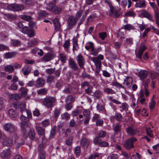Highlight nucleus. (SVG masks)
Wrapping results in <instances>:
<instances>
[{"instance_id": "79ce46f5", "label": "nucleus", "mask_w": 159, "mask_h": 159, "mask_svg": "<svg viewBox=\"0 0 159 159\" xmlns=\"http://www.w3.org/2000/svg\"><path fill=\"white\" fill-rule=\"evenodd\" d=\"M136 15L135 12L133 10H130L125 13V16L134 17Z\"/></svg>"}, {"instance_id": "4be33fe9", "label": "nucleus", "mask_w": 159, "mask_h": 159, "mask_svg": "<svg viewBox=\"0 0 159 159\" xmlns=\"http://www.w3.org/2000/svg\"><path fill=\"white\" fill-rule=\"evenodd\" d=\"M2 14L4 15V18L6 20H13L16 19V16L15 15L11 14H5L4 13Z\"/></svg>"}, {"instance_id": "b1692460", "label": "nucleus", "mask_w": 159, "mask_h": 159, "mask_svg": "<svg viewBox=\"0 0 159 159\" xmlns=\"http://www.w3.org/2000/svg\"><path fill=\"white\" fill-rule=\"evenodd\" d=\"M122 117V116L120 113L116 112L114 116L111 117L110 119L111 120L115 119L119 122H121Z\"/></svg>"}, {"instance_id": "6e6d98bb", "label": "nucleus", "mask_w": 159, "mask_h": 159, "mask_svg": "<svg viewBox=\"0 0 159 159\" xmlns=\"http://www.w3.org/2000/svg\"><path fill=\"white\" fill-rule=\"evenodd\" d=\"M61 113V110L58 108H56L54 111V116L55 119H57Z\"/></svg>"}, {"instance_id": "2eb2a0df", "label": "nucleus", "mask_w": 159, "mask_h": 159, "mask_svg": "<svg viewBox=\"0 0 159 159\" xmlns=\"http://www.w3.org/2000/svg\"><path fill=\"white\" fill-rule=\"evenodd\" d=\"M32 69L29 66H25L21 69V72L23 74L27 77L31 73Z\"/></svg>"}, {"instance_id": "a18cd8bd", "label": "nucleus", "mask_w": 159, "mask_h": 159, "mask_svg": "<svg viewBox=\"0 0 159 159\" xmlns=\"http://www.w3.org/2000/svg\"><path fill=\"white\" fill-rule=\"evenodd\" d=\"M16 143V148L18 149L21 146L25 144V141L24 140L20 139L18 141H17Z\"/></svg>"}, {"instance_id": "ddd939ff", "label": "nucleus", "mask_w": 159, "mask_h": 159, "mask_svg": "<svg viewBox=\"0 0 159 159\" xmlns=\"http://www.w3.org/2000/svg\"><path fill=\"white\" fill-rule=\"evenodd\" d=\"M126 131L128 135L130 136L135 135L138 132L137 129L132 126L126 128Z\"/></svg>"}, {"instance_id": "4c0bfd02", "label": "nucleus", "mask_w": 159, "mask_h": 159, "mask_svg": "<svg viewBox=\"0 0 159 159\" xmlns=\"http://www.w3.org/2000/svg\"><path fill=\"white\" fill-rule=\"evenodd\" d=\"M98 158V159H101L102 157L100 156V154L98 153L91 155L88 158V159H96Z\"/></svg>"}, {"instance_id": "39448f33", "label": "nucleus", "mask_w": 159, "mask_h": 159, "mask_svg": "<svg viewBox=\"0 0 159 159\" xmlns=\"http://www.w3.org/2000/svg\"><path fill=\"white\" fill-rule=\"evenodd\" d=\"M7 8L10 10L14 11H22L25 9L23 5L17 4H10L7 6Z\"/></svg>"}, {"instance_id": "69168bd1", "label": "nucleus", "mask_w": 159, "mask_h": 159, "mask_svg": "<svg viewBox=\"0 0 159 159\" xmlns=\"http://www.w3.org/2000/svg\"><path fill=\"white\" fill-rule=\"evenodd\" d=\"M39 159H45L46 157V152L44 151H40L39 154Z\"/></svg>"}, {"instance_id": "338daca9", "label": "nucleus", "mask_w": 159, "mask_h": 159, "mask_svg": "<svg viewBox=\"0 0 159 159\" xmlns=\"http://www.w3.org/2000/svg\"><path fill=\"white\" fill-rule=\"evenodd\" d=\"M63 86V82L61 80H57L55 84V87L59 89Z\"/></svg>"}, {"instance_id": "58836bf2", "label": "nucleus", "mask_w": 159, "mask_h": 159, "mask_svg": "<svg viewBox=\"0 0 159 159\" xmlns=\"http://www.w3.org/2000/svg\"><path fill=\"white\" fill-rule=\"evenodd\" d=\"M103 91L104 93L108 94H114L116 93V92L112 89L106 87L104 89Z\"/></svg>"}, {"instance_id": "1a4fd4ad", "label": "nucleus", "mask_w": 159, "mask_h": 159, "mask_svg": "<svg viewBox=\"0 0 159 159\" xmlns=\"http://www.w3.org/2000/svg\"><path fill=\"white\" fill-rule=\"evenodd\" d=\"M91 60L96 66V72L98 74L101 70V61L97 58H93Z\"/></svg>"}, {"instance_id": "6e6552de", "label": "nucleus", "mask_w": 159, "mask_h": 159, "mask_svg": "<svg viewBox=\"0 0 159 159\" xmlns=\"http://www.w3.org/2000/svg\"><path fill=\"white\" fill-rule=\"evenodd\" d=\"M56 56L55 53L51 52L45 54L41 59V61L43 62H48L53 59Z\"/></svg>"}, {"instance_id": "c03bdc74", "label": "nucleus", "mask_w": 159, "mask_h": 159, "mask_svg": "<svg viewBox=\"0 0 159 159\" xmlns=\"http://www.w3.org/2000/svg\"><path fill=\"white\" fill-rule=\"evenodd\" d=\"M156 105V102L155 101L152 99L149 103V107L151 111L153 110L155 108Z\"/></svg>"}, {"instance_id": "2f4dec72", "label": "nucleus", "mask_w": 159, "mask_h": 159, "mask_svg": "<svg viewBox=\"0 0 159 159\" xmlns=\"http://www.w3.org/2000/svg\"><path fill=\"white\" fill-rule=\"evenodd\" d=\"M17 54L16 52H8L4 55V58L8 59L15 57Z\"/></svg>"}, {"instance_id": "7ed1b4c3", "label": "nucleus", "mask_w": 159, "mask_h": 159, "mask_svg": "<svg viewBox=\"0 0 159 159\" xmlns=\"http://www.w3.org/2000/svg\"><path fill=\"white\" fill-rule=\"evenodd\" d=\"M137 141V139L134 137H131L128 139L124 143V147L126 149L129 150L134 148V143Z\"/></svg>"}, {"instance_id": "680f3d73", "label": "nucleus", "mask_w": 159, "mask_h": 159, "mask_svg": "<svg viewBox=\"0 0 159 159\" xmlns=\"http://www.w3.org/2000/svg\"><path fill=\"white\" fill-rule=\"evenodd\" d=\"M29 135L30 139L33 140L34 139L35 136V133L34 130L32 129H30Z\"/></svg>"}, {"instance_id": "473e14b6", "label": "nucleus", "mask_w": 159, "mask_h": 159, "mask_svg": "<svg viewBox=\"0 0 159 159\" xmlns=\"http://www.w3.org/2000/svg\"><path fill=\"white\" fill-rule=\"evenodd\" d=\"M4 70L6 72L11 73L14 71V69L13 66L9 65L6 66L4 67Z\"/></svg>"}, {"instance_id": "c85d7f7f", "label": "nucleus", "mask_w": 159, "mask_h": 159, "mask_svg": "<svg viewBox=\"0 0 159 159\" xmlns=\"http://www.w3.org/2000/svg\"><path fill=\"white\" fill-rule=\"evenodd\" d=\"M124 84H125L127 87L131 86L132 84V80L131 78L127 77L123 82Z\"/></svg>"}, {"instance_id": "774afa93", "label": "nucleus", "mask_w": 159, "mask_h": 159, "mask_svg": "<svg viewBox=\"0 0 159 159\" xmlns=\"http://www.w3.org/2000/svg\"><path fill=\"white\" fill-rule=\"evenodd\" d=\"M54 78V77L52 75H50L47 77L46 82L48 84H51L53 81Z\"/></svg>"}, {"instance_id": "dca6fc26", "label": "nucleus", "mask_w": 159, "mask_h": 159, "mask_svg": "<svg viewBox=\"0 0 159 159\" xmlns=\"http://www.w3.org/2000/svg\"><path fill=\"white\" fill-rule=\"evenodd\" d=\"M90 143L89 140L85 138H82L80 140V145L84 148H87Z\"/></svg>"}, {"instance_id": "f704fd0d", "label": "nucleus", "mask_w": 159, "mask_h": 159, "mask_svg": "<svg viewBox=\"0 0 159 159\" xmlns=\"http://www.w3.org/2000/svg\"><path fill=\"white\" fill-rule=\"evenodd\" d=\"M48 89L46 88H43L39 89L37 91V94L40 95H44L48 93Z\"/></svg>"}, {"instance_id": "4d7b16f0", "label": "nucleus", "mask_w": 159, "mask_h": 159, "mask_svg": "<svg viewBox=\"0 0 159 159\" xmlns=\"http://www.w3.org/2000/svg\"><path fill=\"white\" fill-rule=\"evenodd\" d=\"M80 148L79 146L76 147L74 149V153L77 157H79L80 156Z\"/></svg>"}, {"instance_id": "f257e3e1", "label": "nucleus", "mask_w": 159, "mask_h": 159, "mask_svg": "<svg viewBox=\"0 0 159 159\" xmlns=\"http://www.w3.org/2000/svg\"><path fill=\"white\" fill-rule=\"evenodd\" d=\"M57 100L55 97L47 96L44 98L42 102L47 108H51L54 106Z\"/></svg>"}, {"instance_id": "37998d69", "label": "nucleus", "mask_w": 159, "mask_h": 159, "mask_svg": "<svg viewBox=\"0 0 159 159\" xmlns=\"http://www.w3.org/2000/svg\"><path fill=\"white\" fill-rule=\"evenodd\" d=\"M19 17L20 18L28 21H30L32 20V17L27 15H20Z\"/></svg>"}, {"instance_id": "e2e57ef3", "label": "nucleus", "mask_w": 159, "mask_h": 159, "mask_svg": "<svg viewBox=\"0 0 159 159\" xmlns=\"http://www.w3.org/2000/svg\"><path fill=\"white\" fill-rule=\"evenodd\" d=\"M20 90L21 91V95L24 96H25L27 95L28 91L26 87H23L20 88Z\"/></svg>"}, {"instance_id": "423d86ee", "label": "nucleus", "mask_w": 159, "mask_h": 159, "mask_svg": "<svg viewBox=\"0 0 159 159\" xmlns=\"http://www.w3.org/2000/svg\"><path fill=\"white\" fill-rule=\"evenodd\" d=\"M110 8L109 16H110L113 17L114 18H118L120 16V14L119 12L120 11V9H117L115 7L113 6Z\"/></svg>"}, {"instance_id": "a19ab883", "label": "nucleus", "mask_w": 159, "mask_h": 159, "mask_svg": "<svg viewBox=\"0 0 159 159\" xmlns=\"http://www.w3.org/2000/svg\"><path fill=\"white\" fill-rule=\"evenodd\" d=\"M75 98L71 95L67 96L66 99V102H70L71 103L75 101Z\"/></svg>"}, {"instance_id": "5701e85b", "label": "nucleus", "mask_w": 159, "mask_h": 159, "mask_svg": "<svg viewBox=\"0 0 159 159\" xmlns=\"http://www.w3.org/2000/svg\"><path fill=\"white\" fill-rule=\"evenodd\" d=\"M146 48L145 46L142 47L139 50L138 52L136 53V57L140 59L142 58V54Z\"/></svg>"}, {"instance_id": "09e8293b", "label": "nucleus", "mask_w": 159, "mask_h": 159, "mask_svg": "<svg viewBox=\"0 0 159 159\" xmlns=\"http://www.w3.org/2000/svg\"><path fill=\"white\" fill-rule=\"evenodd\" d=\"M70 115L67 112H65L61 115V119L64 120H67L70 118Z\"/></svg>"}, {"instance_id": "ea45409f", "label": "nucleus", "mask_w": 159, "mask_h": 159, "mask_svg": "<svg viewBox=\"0 0 159 159\" xmlns=\"http://www.w3.org/2000/svg\"><path fill=\"white\" fill-rule=\"evenodd\" d=\"M55 6L56 5L54 3H49L46 7V9L50 11L52 13Z\"/></svg>"}, {"instance_id": "412c9836", "label": "nucleus", "mask_w": 159, "mask_h": 159, "mask_svg": "<svg viewBox=\"0 0 159 159\" xmlns=\"http://www.w3.org/2000/svg\"><path fill=\"white\" fill-rule=\"evenodd\" d=\"M72 41L73 44V51L74 52L75 51H77L79 49L77 38L75 37H74L72 39Z\"/></svg>"}, {"instance_id": "603ef678", "label": "nucleus", "mask_w": 159, "mask_h": 159, "mask_svg": "<svg viewBox=\"0 0 159 159\" xmlns=\"http://www.w3.org/2000/svg\"><path fill=\"white\" fill-rule=\"evenodd\" d=\"M146 131L147 135L150 137H153V134L152 133V131L151 129V128L149 127L146 128Z\"/></svg>"}, {"instance_id": "393cba45", "label": "nucleus", "mask_w": 159, "mask_h": 159, "mask_svg": "<svg viewBox=\"0 0 159 159\" xmlns=\"http://www.w3.org/2000/svg\"><path fill=\"white\" fill-rule=\"evenodd\" d=\"M102 92L99 90H97L93 93L92 96L94 97L96 99H99L101 98Z\"/></svg>"}, {"instance_id": "6ab92c4d", "label": "nucleus", "mask_w": 159, "mask_h": 159, "mask_svg": "<svg viewBox=\"0 0 159 159\" xmlns=\"http://www.w3.org/2000/svg\"><path fill=\"white\" fill-rule=\"evenodd\" d=\"M97 110L99 112L106 114V110L105 108V105L101 104H98L96 106Z\"/></svg>"}, {"instance_id": "864d4df0", "label": "nucleus", "mask_w": 159, "mask_h": 159, "mask_svg": "<svg viewBox=\"0 0 159 159\" xmlns=\"http://www.w3.org/2000/svg\"><path fill=\"white\" fill-rule=\"evenodd\" d=\"M11 97L13 99L18 100L21 99L22 96L19 94H13L11 95Z\"/></svg>"}, {"instance_id": "4468645a", "label": "nucleus", "mask_w": 159, "mask_h": 159, "mask_svg": "<svg viewBox=\"0 0 159 159\" xmlns=\"http://www.w3.org/2000/svg\"><path fill=\"white\" fill-rule=\"evenodd\" d=\"M45 83V79L42 77H40L37 79L35 86L38 87H42L44 86Z\"/></svg>"}, {"instance_id": "f8f14e48", "label": "nucleus", "mask_w": 159, "mask_h": 159, "mask_svg": "<svg viewBox=\"0 0 159 159\" xmlns=\"http://www.w3.org/2000/svg\"><path fill=\"white\" fill-rule=\"evenodd\" d=\"M76 60L80 68L84 69V65L85 62V59L83 56L81 54H79L76 57Z\"/></svg>"}, {"instance_id": "8fccbe9b", "label": "nucleus", "mask_w": 159, "mask_h": 159, "mask_svg": "<svg viewBox=\"0 0 159 159\" xmlns=\"http://www.w3.org/2000/svg\"><path fill=\"white\" fill-rule=\"evenodd\" d=\"M11 44L13 46H20L21 43L20 41L16 39H12L11 40Z\"/></svg>"}, {"instance_id": "a211bd4d", "label": "nucleus", "mask_w": 159, "mask_h": 159, "mask_svg": "<svg viewBox=\"0 0 159 159\" xmlns=\"http://www.w3.org/2000/svg\"><path fill=\"white\" fill-rule=\"evenodd\" d=\"M148 74V71L144 70H141L139 72L138 76L141 80H142L147 77Z\"/></svg>"}, {"instance_id": "9d476101", "label": "nucleus", "mask_w": 159, "mask_h": 159, "mask_svg": "<svg viewBox=\"0 0 159 159\" xmlns=\"http://www.w3.org/2000/svg\"><path fill=\"white\" fill-rule=\"evenodd\" d=\"M68 65L70 69L74 71H78L79 70L77 64L72 58L68 60Z\"/></svg>"}, {"instance_id": "f3484780", "label": "nucleus", "mask_w": 159, "mask_h": 159, "mask_svg": "<svg viewBox=\"0 0 159 159\" xmlns=\"http://www.w3.org/2000/svg\"><path fill=\"white\" fill-rule=\"evenodd\" d=\"M11 151L10 149L4 151L1 153V157L3 158H8L10 157L11 154Z\"/></svg>"}, {"instance_id": "e433bc0d", "label": "nucleus", "mask_w": 159, "mask_h": 159, "mask_svg": "<svg viewBox=\"0 0 159 159\" xmlns=\"http://www.w3.org/2000/svg\"><path fill=\"white\" fill-rule=\"evenodd\" d=\"M13 141H12L9 139L6 138L4 139L3 144L7 147H11L12 146Z\"/></svg>"}, {"instance_id": "0e129e2a", "label": "nucleus", "mask_w": 159, "mask_h": 159, "mask_svg": "<svg viewBox=\"0 0 159 159\" xmlns=\"http://www.w3.org/2000/svg\"><path fill=\"white\" fill-rule=\"evenodd\" d=\"M61 11V8L55 6L53 9L52 13L54 14H58L60 13Z\"/></svg>"}, {"instance_id": "c9c22d12", "label": "nucleus", "mask_w": 159, "mask_h": 159, "mask_svg": "<svg viewBox=\"0 0 159 159\" xmlns=\"http://www.w3.org/2000/svg\"><path fill=\"white\" fill-rule=\"evenodd\" d=\"M146 5L145 1L144 0L140 1L136 3L135 6L136 7L143 8L145 7Z\"/></svg>"}, {"instance_id": "cd10ccee", "label": "nucleus", "mask_w": 159, "mask_h": 159, "mask_svg": "<svg viewBox=\"0 0 159 159\" xmlns=\"http://www.w3.org/2000/svg\"><path fill=\"white\" fill-rule=\"evenodd\" d=\"M141 15L149 20L153 21L152 19V17L150 14L145 10H143L141 13Z\"/></svg>"}, {"instance_id": "a878e982", "label": "nucleus", "mask_w": 159, "mask_h": 159, "mask_svg": "<svg viewBox=\"0 0 159 159\" xmlns=\"http://www.w3.org/2000/svg\"><path fill=\"white\" fill-rule=\"evenodd\" d=\"M128 3V8H130L132 4V2L131 0H122L121 2V6L123 8H125L127 5Z\"/></svg>"}, {"instance_id": "0eeeda50", "label": "nucleus", "mask_w": 159, "mask_h": 159, "mask_svg": "<svg viewBox=\"0 0 159 159\" xmlns=\"http://www.w3.org/2000/svg\"><path fill=\"white\" fill-rule=\"evenodd\" d=\"M21 114L22 115L20 116V119L22 121L27 122L32 117L31 112L29 110L23 111Z\"/></svg>"}, {"instance_id": "052dcab7", "label": "nucleus", "mask_w": 159, "mask_h": 159, "mask_svg": "<svg viewBox=\"0 0 159 159\" xmlns=\"http://www.w3.org/2000/svg\"><path fill=\"white\" fill-rule=\"evenodd\" d=\"M107 98L108 100L113 102L114 103L117 104H120L121 103L118 100L113 98L111 96L108 97Z\"/></svg>"}, {"instance_id": "aec40b11", "label": "nucleus", "mask_w": 159, "mask_h": 159, "mask_svg": "<svg viewBox=\"0 0 159 159\" xmlns=\"http://www.w3.org/2000/svg\"><path fill=\"white\" fill-rule=\"evenodd\" d=\"M8 114L9 116L13 118H16L18 115L16 110L13 108L10 109L8 111Z\"/></svg>"}, {"instance_id": "f03ea898", "label": "nucleus", "mask_w": 159, "mask_h": 159, "mask_svg": "<svg viewBox=\"0 0 159 159\" xmlns=\"http://www.w3.org/2000/svg\"><path fill=\"white\" fill-rule=\"evenodd\" d=\"M65 17L67 20V29L69 30L72 29L76 25L78 19L68 15H66Z\"/></svg>"}, {"instance_id": "7c9ffc66", "label": "nucleus", "mask_w": 159, "mask_h": 159, "mask_svg": "<svg viewBox=\"0 0 159 159\" xmlns=\"http://www.w3.org/2000/svg\"><path fill=\"white\" fill-rule=\"evenodd\" d=\"M36 129L38 134L40 136H43L44 138L45 129L41 127L37 126L36 128Z\"/></svg>"}, {"instance_id": "bb28decb", "label": "nucleus", "mask_w": 159, "mask_h": 159, "mask_svg": "<svg viewBox=\"0 0 159 159\" xmlns=\"http://www.w3.org/2000/svg\"><path fill=\"white\" fill-rule=\"evenodd\" d=\"M91 47L92 48V49L91 50V52L90 54L94 56H97L99 52V48H95L94 46L93 45L92 43H91Z\"/></svg>"}, {"instance_id": "5fc2aeb1", "label": "nucleus", "mask_w": 159, "mask_h": 159, "mask_svg": "<svg viewBox=\"0 0 159 159\" xmlns=\"http://www.w3.org/2000/svg\"><path fill=\"white\" fill-rule=\"evenodd\" d=\"M28 124L27 122L22 121L20 124V126L21 130L24 129H27Z\"/></svg>"}, {"instance_id": "3c124183", "label": "nucleus", "mask_w": 159, "mask_h": 159, "mask_svg": "<svg viewBox=\"0 0 159 159\" xmlns=\"http://www.w3.org/2000/svg\"><path fill=\"white\" fill-rule=\"evenodd\" d=\"M37 43V40L35 39H33L32 40H31L28 42V46L29 47H32L34 46Z\"/></svg>"}, {"instance_id": "9b49d317", "label": "nucleus", "mask_w": 159, "mask_h": 159, "mask_svg": "<svg viewBox=\"0 0 159 159\" xmlns=\"http://www.w3.org/2000/svg\"><path fill=\"white\" fill-rule=\"evenodd\" d=\"M13 107L17 109L19 108L21 113L24 111H26L27 110L26 108L25 104L24 103H21L19 102L14 103L13 104Z\"/></svg>"}, {"instance_id": "20e7f679", "label": "nucleus", "mask_w": 159, "mask_h": 159, "mask_svg": "<svg viewBox=\"0 0 159 159\" xmlns=\"http://www.w3.org/2000/svg\"><path fill=\"white\" fill-rule=\"evenodd\" d=\"M5 131L9 133H14L17 131V128L11 123H6L3 127Z\"/></svg>"}, {"instance_id": "bf43d9fd", "label": "nucleus", "mask_w": 159, "mask_h": 159, "mask_svg": "<svg viewBox=\"0 0 159 159\" xmlns=\"http://www.w3.org/2000/svg\"><path fill=\"white\" fill-rule=\"evenodd\" d=\"M128 107L129 106L125 102H124L122 103L120 107L122 110L127 111L128 110Z\"/></svg>"}, {"instance_id": "13d9d810", "label": "nucleus", "mask_w": 159, "mask_h": 159, "mask_svg": "<svg viewBox=\"0 0 159 159\" xmlns=\"http://www.w3.org/2000/svg\"><path fill=\"white\" fill-rule=\"evenodd\" d=\"M59 58L61 62L63 63L66 62V55L62 53H60L59 55Z\"/></svg>"}, {"instance_id": "72a5a7b5", "label": "nucleus", "mask_w": 159, "mask_h": 159, "mask_svg": "<svg viewBox=\"0 0 159 159\" xmlns=\"http://www.w3.org/2000/svg\"><path fill=\"white\" fill-rule=\"evenodd\" d=\"M121 125L120 124L116 123L113 128V130L115 135L117 134L121 130Z\"/></svg>"}, {"instance_id": "c756f323", "label": "nucleus", "mask_w": 159, "mask_h": 159, "mask_svg": "<svg viewBox=\"0 0 159 159\" xmlns=\"http://www.w3.org/2000/svg\"><path fill=\"white\" fill-rule=\"evenodd\" d=\"M53 23L54 25L55 29L57 31L60 30L61 28V25L58 19L56 18L53 20Z\"/></svg>"}, {"instance_id": "49530a36", "label": "nucleus", "mask_w": 159, "mask_h": 159, "mask_svg": "<svg viewBox=\"0 0 159 159\" xmlns=\"http://www.w3.org/2000/svg\"><path fill=\"white\" fill-rule=\"evenodd\" d=\"M73 137L72 136L69 137L65 140V144L69 146L71 145L72 144Z\"/></svg>"}, {"instance_id": "de8ad7c7", "label": "nucleus", "mask_w": 159, "mask_h": 159, "mask_svg": "<svg viewBox=\"0 0 159 159\" xmlns=\"http://www.w3.org/2000/svg\"><path fill=\"white\" fill-rule=\"evenodd\" d=\"M56 127L54 126L51 129L50 131V134L49 138L51 139H52L54 136L56 134Z\"/></svg>"}]
</instances>
